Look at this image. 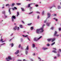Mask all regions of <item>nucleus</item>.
<instances>
[{
  "label": "nucleus",
  "mask_w": 61,
  "mask_h": 61,
  "mask_svg": "<svg viewBox=\"0 0 61 61\" xmlns=\"http://www.w3.org/2000/svg\"><path fill=\"white\" fill-rule=\"evenodd\" d=\"M57 55L58 56H60V55H59V54H57Z\"/></svg>",
  "instance_id": "4d7b16f0"
},
{
  "label": "nucleus",
  "mask_w": 61,
  "mask_h": 61,
  "mask_svg": "<svg viewBox=\"0 0 61 61\" xmlns=\"http://www.w3.org/2000/svg\"><path fill=\"white\" fill-rule=\"evenodd\" d=\"M6 6H9V5L8 4H7L6 5Z\"/></svg>",
  "instance_id": "e433bc0d"
},
{
  "label": "nucleus",
  "mask_w": 61,
  "mask_h": 61,
  "mask_svg": "<svg viewBox=\"0 0 61 61\" xmlns=\"http://www.w3.org/2000/svg\"><path fill=\"white\" fill-rule=\"evenodd\" d=\"M55 39H56L55 38H51V42H53L55 40Z\"/></svg>",
  "instance_id": "6e6552de"
},
{
  "label": "nucleus",
  "mask_w": 61,
  "mask_h": 61,
  "mask_svg": "<svg viewBox=\"0 0 61 61\" xmlns=\"http://www.w3.org/2000/svg\"><path fill=\"white\" fill-rule=\"evenodd\" d=\"M58 9H60V8H61V6L60 5H58Z\"/></svg>",
  "instance_id": "a211bd4d"
},
{
  "label": "nucleus",
  "mask_w": 61,
  "mask_h": 61,
  "mask_svg": "<svg viewBox=\"0 0 61 61\" xmlns=\"http://www.w3.org/2000/svg\"><path fill=\"white\" fill-rule=\"evenodd\" d=\"M31 5V4H29L28 5V7L29 8V7H30V5Z\"/></svg>",
  "instance_id": "6ab92c4d"
},
{
  "label": "nucleus",
  "mask_w": 61,
  "mask_h": 61,
  "mask_svg": "<svg viewBox=\"0 0 61 61\" xmlns=\"http://www.w3.org/2000/svg\"><path fill=\"white\" fill-rule=\"evenodd\" d=\"M15 18H16L15 17V16L14 15L12 16L11 17V20L12 22H14V19H15Z\"/></svg>",
  "instance_id": "7ed1b4c3"
},
{
  "label": "nucleus",
  "mask_w": 61,
  "mask_h": 61,
  "mask_svg": "<svg viewBox=\"0 0 61 61\" xmlns=\"http://www.w3.org/2000/svg\"><path fill=\"white\" fill-rule=\"evenodd\" d=\"M32 25V23H29L27 24L28 25Z\"/></svg>",
  "instance_id": "a878e982"
},
{
  "label": "nucleus",
  "mask_w": 61,
  "mask_h": 61,
  "mask_svg": "<svg viewBox=\"0 0 61 61\" xmlns=\"http://www.w3.org/2000/svg\"><path fill=\"white\" fill-rule=\"evenodd\" d=\"M51 38L48 39H47V40L48 42H50V41H51Z\"/></svg>",
  "instance_id": "9b49d317"
},
{
  "label": "nucleus",
  "mask_w": 61,
  "mask_h": 61,
  "mask_svg": "<svg viewBox=\"0 0 61 61\" xmlns=\"http://www.w3.org/2000/svg\"><path fill=\"white\" fill-rule=\"evenodd\" d=\"M51 23H46V25H47L48 26H49V25H50V24H51Z\"/></svg>",
  "instance_id": "ddd939ff"
},
{
  "label": "nucleus",
  "mask_w": 61,
  "mask_h": 61,
  "mask_svg": "<svg viewBox=\"0 0 61 61\" xmlns=\"http://www.w3.org/2000/svg\"><path fill=\"white\" fill-rule=\"evenodd\" d=\"M53 19H55L56 21H57V20H58L57 19H56V18H53Z\"/></svg>",
  "instance_id": "4be33fe9"
},
{
  "label": "nucleus",
  "mask_w": 61,
  "mask_h": 61,
  "mask_svg": "<svg viewBox=\"0 0 61 61\" xmlns=\"http://www.w3.org/2000/svg\"><path fill=\"white\" fill-rule=\"evenodd\" d=\"M12 58L9 56H8V58H6V60L7 61H9V60H11Z\"/></svg>",
  "instance_id": "39448f33"
},
{
  "label": "nucleus",
  "mask_w": 61,
  "mask_h": 61,
  "mask_svg": "<svg viewBox=\"0 0 61 61\" xmlns=\"http://www.w3.org/2000/svg\"><path fill=\"white\" fill-rule=\"evenodd\" d=\"M47 14V15L48 16L47 18H49V17H50V15H51L49 13H48Z\"/></svg>",
  "instance_id": "1a4fd4ad"
},
{
  "label": "nucleus",
  "mask_w": 61,
  "mask_h": 61,
  "mask_svg": "<svg viewBox=\"0 0 61 61\" xmlns=\"http://www.w3.org/2000/svg\"><path fill=\"white\" fill-rule=\"evenodd\" d=\"M47 20H45L44 21V23H46V22Z\"/></svg>",
  "instance_id": "72a5a7b5"
},
{
  "label": "nucleus",
  "mask_w": 61,
  "mask_h": 61,
  "mask_svg": "<svg viewBox=\"0 0 61 61\" xmlns=\"http://www.w3.org/2000/svg\"><path fill=\"white\" fill-rule=\"evenodd\" d=\"M15 5V4L14 3H13L12 4V6H14V5Z\"/></svg>",
  "instance_id": "f704fd0d"
},
{
  "label": "nucleus",
  "mask_w": 61,
  "mask_h": 61,
  "mask_svg": "<svg viewBox=\"0 0 61 61\" xmlns=\"http://www.w3.org/2000/svg\"><path fill=\"white\" fill-rule=\"evenodd\" d=\"M4 8H5V7H2V9Z\"/></svg>",
  "instance_id": "338daca9"
},
{
  "label": "nucleus",
  "mask_w": 61,
  "mask_h": 61,
  "mask_svg": "<svg viewBox=\"0 0 61 61\" xmlns=\"http://www.w3.org/2000/svg\"><path fill=\"white\" fill-rule=\"evenodd\" d=\"M20 27L21 28H22V25H20Z\"/></svg>",
  "instance_id": "4c0bfd02"
},
{
  "label": "nucleus",
  "mask_w": 61,
  "mask_h": 61,
  "mask_svg": "<svg viewBox=\"0 0 61 61\" xmlns=\"http://www.w3.org/2000/svg\"><path fill=\"white\" fill-rule=\"evenodd\" d=\"M2 14H4V15H5V11H4L3 12H2Z\"/></svg>",
  "instance_id": "c85d7f7f"
},
{
  "label": "nucleus",
  "mask_w": 61,
  "mask_h": 61,
  "mask_svg": "<svg viewBox=\"0 0 61 61\" xmlns=\"http://www.w3.org/2000/svg\"><path fill=\"white\" fill-rule=\"evenodd\" d=\"M19 15V13L18 12H17V17Z\"/></svg>",
  "instance_id": "2eb2a0df"
},
{
  "label": "nucleus",
  "mask_w": 61,
  "mask_h": 61,
  "mask_svg": "<svg viewBox=\"0 0 61 61\" xmlns=\"http://www.w3.org/2000/svg\"><path fill=\"white\" fill-rule=\"evenodd\" d=\"M30 60L31 61H33V60L32 59H31Z\"/></svg>",
  "instance_id": "680f3d73"
},
{
  "label": "nucleus",
  "mask_w": 61,
  "mask_h": 61,
  "mask_svg": "<svg viewBox=\"0 0 61 61\" xmlns=\"http://www.w3.org/2000/svg\"><path fill=\"white\" fill-rule=\"evenodd\" d=\"M57 32L56 31H55L54 34V36H58L59 35H57Z\"/></svg>",
  "instance_id": "20e7f679"
},
{
  "label": "nucleus",
  "mask_w": 61,
  "mask_h": 61,
  "mask_svg": "<svg viewBox=\"0 0 61 61\" xmlns=\"http://www.w3.org/2000/svg\"><path fill=\"white\" fill-rule=\"evenodd\" d=\"M54 59H56V57H54Z\"/></svg>",
  "instance_id": "5fc2aeb1"
},
{
  "label": "nucleus",
  "mask_w": 61,
  "mask_h": 61,
  "mask_svg": "<svg viewBox=\"0 0 61 61\" xmlns=\"http://www.w3.org/2000/svg\"><path fill=\"white\" fill-rule=\"evenodd\" d=\"M27 39H28V40H29V41H30V39H29V38H28H28H27Z\"/></svg>",
  "instance_id": "e2e57ef3"
},
{
  "label": "nucleus",
  "mask_w": 61,
  "mask_h": 61,
  "mask_svg": "<svg viewBox=\"0 0 61 61\" xmlns=\"http://www.w3.org/2000/svg\"><path fill=\"white\" fill-rule=\"evenodd\" d=\"M53 29H54V28L53 27H51V30H53Z\"/></svg>",
  "instance_id": "c9c22d12"
},
{
  "label": "nucleus",
  "mask_w": 61,
  "mask_h": 61,
  "mask_svg": "<svg viewBox=\"0 0 61 61\" xmlns=\"http://www.w3.org/2000/svg\"><path fill=\"white\" fill-rule=\"evenodd\" d=\"M10 9H11L10 8L9 9V12L10 13V15L11 14V11H10Z\"/></svg>",
  "instance_id": "f3484780"
},
{
  "label": "nucleus",
  "mask_w": 61,
  "mask_h": 61,
  "mask_svg": "<svg viewBox=\"0 0 61 61\" xmlns=\"http://www.w3.org/2000/svg\"><path fill=\"white\" fill-rule=\"evenodd\" d=\"M21 4L20 3H17L16 5H20Z\"/></svg>",
  "instance_id": "aec40b11"
},
{
  "label": "nucleus",
  "mask_w": 61,
  "mask_h": 61,
  "mask_svg": "<svg viewBox=\"0 0 61 61\" xmlns=\"http://www.w3.org/2000/svg\"><path fill=\"white\" fill-rule=\"evenodd\" d=\"M19 27H18V28H17V30H19Z\"/></svg>",
  "instance_id": "864d4df0"
},
{
  "label": "nucleus",
  "mask_w": 61,
  "mask_h": 61,
  "mask_svg": "<svg viewBox=\"0 0 61 61\" xmlns=\"http://www.w3.org/2000/svg\"><path fill=\"white\" fill-rule=\"evenodd\" d=\"M59 31H61V28H60L59 29Z\"/></svg>",
  "instance_id": "c03bdc74"
},
{
  "label": "nucleus",
  "mask_w": 61,
  "mask_h": 61,
  "mask_svg": "<svg viewBox=\"0 0 61 61\" xmlns=\"http://www.w3.org/2000/svg\"><path fill=\"white\" fill-rule=\"evenodd\" d=\"M23 36V37H27V36H28V35H26L25 36L23 35H22Z\"/></svg>",
  "instance_id": "412c9836"
},
{
  "label": "nucleus",
  "mask_w": 61,
  "mask_h": 61,
  "mask_svg": "<svg viewBox=\"0 0 61 61\" xmlns=\"http://www.w3.org/2000/svg\"><path fill=\"white\" fill-rule=\"evenodd\" d=\"M18 61H22V60H18Z\"/></svg>",
  "instance_id": "bf43d9fd"
},
{
  "label": "nucleus",
  "mask_w": 61,
  "mask_h": 61,
  "mask_svg": "<svg viewBox=\"0 0 61 61\" xmlns=\"http://www.w3.org/2000/svg\"><path fill=\"white\" fill-rule=\"evenodd\" d=\"M38 58L39 59H40V61H41V58H40L38 57Z\"/></svg>",
  "instance_id": "37998d69"
},
{
  "label": "nucleus",
  "mask_w": 61,
  "mask_h": 61,
  "mask_svg": "<svg viewBox=\"0 0 61 61\" xmlns=\"http://www.w3.org/2000/svg\"><path fill=\"white\" fill-rule=\"evenodd\" d=\"M11 47H13V46H14V44L13 43H12L11 44Z\"/></svg>",
  "instance_id": "393cba45"
},
{
  "label": "nucleus",
  "mask_w": 61,
  "mask_h": 61,
  "mask_svg": "<svg viewBox=\"0 0 61 61\" xmlns=\"http://www.w3.org/2000/svg\"><path fill=\"white\" fill-rule=\"evenodd\" d=\"M36 13H37V14H40V12H36Z\"/></svg>",
  "instance_id": "603ef678"
},
{
  "label": "nucleus",
  "mask_w": 61,
  "mask_h": 61,
  "mask_svg": "<svg viewBox=\"0 0 61 61\" xmlns=\"http://www.w3.org/2000/svg\"><path fill=\"white\" fill-rule=\"evenodd\" d=\"M12 10H15V9L14 8H13Z\"/></svg>",
  "instance_id": "69168bd1"
},
{
  "label": "nucleus",
  "mask_w": 61,
  "mask_h": 61,
  "mask_svg": "<svg viewBox=\"0 0 61 61\" xmlns=\"http://www.w3.org/2000/svg\"><path fill=\"white\" fill-rule=\"evenodd\" d=\"M2 37H1V39L0 40V41H1V42L2 43L5 42V41H3V39H2Z\"/></svg>",
  "instance_id": "9d476101"
},
{
  "label": "nucleus",
  "mask_w": 61,
  "mask_h": 61,
  "mask_svg": "<svg viewBox=\"0 0 61 61\" xmlns=\"http://www.w3.org/2000/svg\"><path fill=\"white\" fill-rule=\"evenodd\" d=\"M42 49L43 50H46V49H47V48H45L44 47H43L42 48Z\"/></svg>",
  "instance_id": "4468645a"
},
{
  "label": "nucleus",
  "mask_w": 61,
  "mask_h": 61,
  "mask_svg": "<svg viewBox=\"0 0 61 61\" xmlns=\"http://www.w3.org/2000/svg\"><path fill=\"white\" fill-rule=\"evenodd\" d=\"M47 46H50V45L49 44H47Z\"/></svg>",
  "instance_id": "3c124183"
},
{
  "label": "nucleus",
  "mask_w": 61,
  "mask_h": 61,
  "mask_svg": "<svg viewBox=\"0 0 61 61\" xmlns=\"http://www.w3.org/2000/svg\"><path fill=\"white\" fill-rule=\"evenodd\" d=\"M22 22V23H23V24H25V23H24V21L22 20L21 21Z\"/></svg>",
  "instance_id": "a18cd8bd"
},
{
  "label": "nucleus",
  "mask_w": 61,
  "mask_h": 61,
  "mask_svg": "<svg viewBox=\"0 0 61 61\" xmlns=\"http://www.w3.org/2000/svg\"><path fill=\"white\" fill-rule=\"evenodd\" d=\"M33 12H30V13H29V14H32V13H33Z\"/></svg>",
  "instance_id": "052dcab7"
},
{
  "label": "nucleus",
  "mask_w": 61,
  "mask_h": 61,
  "mask_svg": "<svg viewBox=\"0 0 61 61\" xmlns=\"http://www.w3.org/2000/svg\"><path fill=\"white\" fill-rule=\"evenodd\" d=\"M43 29L42 28H40L39 29H37L36 30V33L37 34H39L40 33V30L41 31L40 32V33H43L44 32V30H43Z\"/></svg>",
  "instance_id": "f257e3e1"
},
{
  "label": "nucleus",
  "mask_w": 61,
  "mask_h": 61,
  "mask_svg": "<svg viewBox=\"0 0 61 61\" xmlns=\"http://www.w3.org/2000/svg\"><path fill=\"white\" fill-rule=\"evenodd\" d=\"M4 16L6 18V17H7V16L5 15L4 14Z\"/></svg>",
  "instance_id": "a19ab883"
},
{
  "label": "nucleus",
  "mask_w": 61,
  "mask_h": 61,
  "mask_svg": "<svg viewBox=\"0 0 61 61\" xmlns=\"http://www.w3.org/2000/svg\"><path fill=\"white\" fill-rule=\"evenodd\" d=\"M30 9H32V7H30Z\"/></svg>",
  "instance_id": "09e8293b"
},
{
  "label": "nucleus",
  "mask_w": 61,
  "mask_h": 61,
  "mask_svg": "<svg viewBox=\"0 0 61 61\" xmlns=\"http://www.w3.org/2000/svg\"><path fill=\"white\" fill-rule=\"evenodd\" d=\"M33 55H35V53H34L33 54Z\"/></svg>",
  "instance_id": "774afa93"
},
{
  "label": "nucleus",
  "mask_w": 61,
  "mask_h": 61,
  "mask_svg": "<svg viewBox=\"0 0 61 61\" xmlns=\"http://www.w3.org/2000/svg\"><path fill=\"white\" fill-rule=\"evenodd\" d=\"M21 9L22 11H24V8H21Z\"/></svg>",
  "instance_id": "7c9ffc66"
},
{
  "label": "nucleus",
  "mask_w": 61,
  "mask_h": 61,
  "mask_svg": "<svg viewBox=\"0 0 61 61\" xmlns=\"http://www.w3.org/2000/svg\"><path fill=\"white\" fill-rule=\"evenodd\" d=\"M37 18L38 19L39 18V16H38L37 17Z\"/></svg>",
  "instance_id": "79ce46f5"
},
{
  "label": "nucleus",
  "mask_w": 61,
  "mask_h": 61,
  "mask_svg": "<svg viewBox=\"0 0 61 61\" xmlns=\"http://www.w3.org/2000/svg\"><path fill=\"white\" fill-rule=\"evenodd\" d=\"M17 28V26H15V28H13L14 30H15Z\"/></svg>",
  "instance_id": "dca6fc26"
},
{
  "label": "nucleus",
  "mask_w": 61,
  "mask_h": 61,
  "mask_svg": "<svg viewBox=\"0 0 61 61\" xmlns=\"http://www.w3.org/2000/svg\"><path fill=\"white\" fill-rule=\"evenodd\" d=\"M14 8L15 9H17V8H16V7H14Z\"/></svg>",
  "instance_id": "8fccbe9b"
},
{
  "label": "nucleus",
  "mask_w": 61,
  "mask_h": 61,
  "mask_svg": "<svg viewBox=\"0 0 61 61\" xmlns=\"http://www.w3.org/2000/svg\"><path fill=\"white\" fill-rule=\"evenodd\" d=\"M53 49H54L55 50H56V48H53Z\"/></svg>",
  "instance_id": "de8ad7c7"
},
{
  "label": "nucleus",
  "mask_w": 61,
  "mask_h": 61,
  "mask_svg": "<svg viewBox=\"0 0 61 61\" xmlns=\"http://www.w3.org/2000/svg\"><path fill=\"white\" fill-rule=\"evenodd\" d=\"M52 52H53L54 53H56V51H52Z\"/></svg>",
  "instance_id": "b1692460"
},
{
  "label": "nucleus",
  "mask_w": 61,
  "mask_h": 61,
  "mask_svg": "<svg viewBox=\"0 0 61 61\" xmlns=\"http://www.w3.org/2000/svg\"><path fill=\"white\" fill-rule=\"evenodd\" d=\"M53 6L52 7H49V8H50V9H52V8H53Z\"/></svg>",
  "instance_id": "cd10ccee"
},
{
  "label": "nucleus",
  "mask_w": 61,
  "mask_h": 61,
  "mask_svg": "<svg viewBox=\"0 0 61 61\" xmlns=\"http://www.w3.org/2000/svg\"><path fill=\"white\" fill-rule=\"evenodd\" d=\"M42 36H40L39 38L38 39H36V38H35L34 39V41H37L38 40H39L41 38H42Z\"/></svg>",
  "instance_id": "f03ea898"
},
{
  "label": "nucleus",
  "mask_w": 61,
  "mask_h": 61,
  "mask_svg": "<svg viewBox=\"0 0 61 61\" xmlns=\"http://www.w3.org/2000/svg\"><path fill=\"white\" fill-rule=\"evenodd\" d=\"M29 49V46H27L25 49V50H28Z\"/></svg>",
  "instance_id": "0eeeda50"
},
{
  "label": "nucleus",
  "mask_w": 61,
  "mask_h": 61,
  "mask_svg": "<svg viewBox=\"0 0 61 61\" xmlns=\"http://www.w3.org/2000/svg\"><path fill=\"white\" fill-rule=\"evenodd\" d=\"M23 41V40L22 39H21L20 41L21 42H22V41Z\"/></svg>",
  "instance_id": "6e6d98bb"
},
{
  "label": "nucleus",
  "mask_w": 61,
  "mask_h": 61,
  "mask_svg": "<svg viewBox=\"0 0 61 61\" xmlns=\"http://www.w3.org/2000/svg\"><path fill=\"white\" fill-rule=\"evenodd\" d=\"M12 39H13L12 38L11 39H10V40H9V41H11L12 40Z\"/></svg>",
  "instance_id": "13d9d810"
},
{
  "label": "nucleus",
  "mask_w": 61,
  "mask_h": 61,
  "mask_svg": "<svg viewBox=\"0 0 61 61\" xmlns=\"http://www.w3.org/2000/svg\"><path fill=\"white\" fill-rule=\"evenodd\" d=\"M45 26V24H44L43 25L42 27L41 28H42L43 29L42 30H44V26Z\"/></svg>",
  "instance_id": "f8f14e48"
},
{
  "label": "nucleus",
  "mask_w": 61,
  "mask_h": 61,
  "mask_svg": "<svg viewBox=\"0 0 61 61\" xmlns=\"http://www.w3.org/2000/svg\"><path fill=\"white\" fill-rule=\"evenodd\" d=\"M55 44V42H54V43H52L51 44V46H53V45Z\"/></svg>",
  "instance_id": "c756f323"
},
{
  "label": "nucleus",
  "mask_w": 61,
  "mask_h": 61,
  "mask_svg": "<svg viewBox=\"0 0 61 61\" xmlns=\"http://www.w3.org/2000/svg\"><path fill=\"white\" fill-rule=\"evenodd\" d=\"M19 52V50H17L16 52H15V54L16 55H17V54H18Z\"/></svg>",
  "instance_id": "423d86ee"
},
{
  "label": "nucleus",
  "mask_w": 61,
  "mask_h": 61,
  "mask_svg": "<svg viewBox=\"0 0 61 61\" xmlns=\"http://www.w3.org/2000/svg\"><path fill=\"white\" fill-rule=\"evenodd\" d=\"M52 15L54 16H55L56 15V14H53Z\"/></svg>",
  "instance_id": "bb28decb"
},
{
  "label": "nucleus",
  "mask_w": 61,
  "mask_h": 61,
  "mask_svg": "<svg viewBox=\"0 0 61 61\" xmlns=\"http://www.w3.org/2000/svg\"><path fill=\"white\" fill-rule=\"evenodd\" d=\"M33 29H34V28L33 27H31L30 29L31 30H33Z\"/></svg>",
  "instance_id": "5701e85b"
},
{
  "label": "nucleus",
  "mask_w": 61,
  "mask_h": 61,
  "mask_svg": "<svg viewBox=\"0 0 61 61\" xmlns=\"http://www.w3.org/2000/svg\"><path fill=\"white\" fill-rule=\"evenodd\" d=\"M44 11H43V12H42V15H44Z\"/></svg>",
  "instance_id": "ea45409f"
},
{
  "label": "nucleus",
  "mask_w": 61,
  "mask_h": 61,
  "mask_svg": "<svg viewBox=\"0 0 61 61\" xmlns=\"http://www.w3.org/2000/svg\"><path fill=\"white\" fill-rule=\"evenodd\" d=\"M32 45L33 46V47H35V44H33Z\"/></svg>",
  "instance_id": "473e14b6"
},
{
  "label": "nucleus",
  "mask_w": 61,
  "mask_h": 61,
  "mask_svg": "<svg viewBox=\"0 0 61 61\" xmlns=\"http://www.w3.org/2000/svg\"><path fill=\"white\" fill-rule=\"evenodd\" d=\"M20 47H21V44H20L19 46V48H20Z\"/></svg>",
  "instance_id": "58836bf2"
},
{
  "label": "nucleus",
  "mask_w": 61,
  "mask_h": 61,
  "mask_svg": "<svg viewBox=\"0 0 61 61\" xmlns=\"http://www.w3.org/2000/svg\"><path fill=\"white\" fill-rule=\"evenodd\" d=\"M36 7H37V6H38V5H36Z\"/></svg>",
  "instance_id": "49530a36"
},
{
  "label": "nucleus",
  "mask_w": 61,
  "mask_h": 61,
  "mask_svg": "<svg viewBox=\"0 0 61 61\" xmlns=\"http://www.w3.org/2000/svg\"><path fill=\"white\" fill-rule=\"evenodd\" d=\"M59 51H60L61 52V49H59Z\"/></svg>",
  "instance_id": "0e129e2a"
},
{
  "label": "nucleus",
  "mask_w": 61,
  "mask_h": 61,
  "mask_svg": "<svg viewBox=\"0 0 61 61\" xmlns=\"http://www.w3.org/2000/svg\"><path fill=\"white\" fill-rule=\"evenodd\" d=\"M28 53V52L27 51H26L25 52V54H26L27 55V53Z\"/></svg>",
  "instance_id": "2f4dec72"
}]
</instances>
